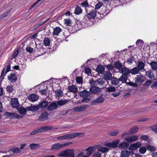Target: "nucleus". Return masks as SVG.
<instances>
[{
	"label": "nucleus",
	"mask_w": 157,
	"mask_h": 157,
	"mask_svg": "<svg viewBox=\"0 0 157 157\" xmlns=\"http://www.w3.org/2000/svg\"><path fill=\"white\" fill-rule=\"evenodd\" d=\"M85 134L83 133H73L59 136L57 139L59 140H71L76 137L83 136Z\"/></svg>",
	"instance_id": "obj_1"
},
{
	"label": "nucleus",
	"mask_w": 157,
	"mask_h": 157,
	"mask_svg": "<svg viewBox=\"0 0 157 157\" xmlns=\"http://www.w3.org/2000/svg\"><path fill=\"white\" fill-rule=\"evenodd\" d=\"M73 149H66L58 154V156L60 157H74Z\"/></svg>",
	"instance_id": "obj_2"
},
{
	"label": "nucleus",
	"mask_w": 157,
	"mask_h": 157,
	"mask_svg": "<svg viewBox=\"0 0 157 157\" xmlns=\"http://www.w3.org/2000/svg\"><path fill=\"white\" fill-rule=\"evenodd\" d=\"M146 78L145 76L141 75H138L135 78V82L136 83L137 85H140L144 81V80Z\"/></svg>",
	"instance_id": "obj_3"
},
{
	"label": "nucleus",
	"mask_w": 157,
	"mask_h": 157,
	"mask_svg": "<svg viewBox=\"0 0 157 157\" xmlns=\"http://www.w3.org/2000/svg\"><path fill=\"white\" fill-rule=\"evenodd\" d=\"M102 94H101L99 97L96 99L93 100L91 102V105L94 106L97 104H99L103 102L104 101V98L102 97Z\"/></svg>",
	"instance_id": "obj_4"
},
{
	"label": "nucleus",
	"mask_w": 157,
	"mask_h": 157,
	"mask_svg": "<svg viewBox=\"0 0 157 157\" xmlns=\"http://www.w3.org/2000/svg\"><path fill=\"white\" fill-rule=\"evenodd\" d=\"M49 114L47 111L43 112L39 117L38 120L40 121H43L47 120L48 119Z\"/></svg>",
	"instance_id": "obj_5"
},
{
	"label": "nucleus",
	"mask_w": 157,
	"mask_h": 157,
	"mask_svg": "<svg viewBox=\"0 0 157 157\" xmlns=\"http://www.w3.org/2000/svg\"><path fill=\"white\" fill-rule=\"evenodd\" d=\"M10 105L13 108H17L19 106V101L17 98H13L10 100Z\"/></svg>",
	"instance_id": "obj_6"
},
{
	"label": "nucleus",
	"mask_w": 157,
	"mask_h": 157,
	"mask_svg": "<svg viewBox=\"0 0 157 157\" xmlns=\"http://www.w3.org/2000/svg\"><path fill=\"white\" fill-rule=\"evenodd\" d=\"M89 106L88 105H83L79 106H77L74 109V110L76 112H82L84 111L87 109Z\"/></svg>",
	"instance_id": "obj_7"
},
{
	"label": "nucleus",
	"mask_w": 157,
	"mask_h": 157,
	"mask_svg": "<svg viewBox=\"0 0 157 157\" xmlns=\"http://www.w3.org/2000/svg\"><path fill=\"white\" fill-rule=\"evenodd\" d=\"M5 70L6 67L3 68V70H2L1 72V75L0 76V78L1 79V82L3 79L4 78V77L6 75V73H7L8 72L10 71V63H9L8 64L7 69L4 75Z\"/></svg>",
	"instance_id": "obj_8"
},
{
	"label": "nucleus",
	"mask_w": 157,
	"mask_h": 157,
	"mask_svg": "<svg viewBox=\"0 0 157 157\" xmlns=\"http://www.w3.org/2000/svg\"><path fill=\"white\" fill-rule=\"evenodd\" d=\"M62 148L61 144L60 143H57L52 145L51 150L56 151Z\"/></svg>",
	"instance_id": "obj_9"
},
{
	"label": "nucleus",
	"mask_w": 157,
	"mask_h": 157,
	"mask_svg": "<svg viewBox=\"0 0 157 157\" xmlns=\"http://www.w3.org/2000/svg\"><path fill=\"white\" fill-rule=\"evenodd\" d=\"M104 78L106 81L111 80L112 78V74L109 71H105L103 74Z\"/></svg>",
	"instance_id": "obj_10"
},
{
	"label": "nucleus",
	"mask_w": 157,
	"mask_h": 157,
	"mask_svg": "<svg viewBox=\"0 0 157 157\" xmlns=\"http://www.w3.org/2000/svg\"><path fill=\"white\" fill-rule=\"evenodd\" d=\"M39 109L40 107L39 105V104L36 105H31L30 106H28L26 108V109H28V111L32 112L39 110Z\"/></svg>",
	"instance_id": "obj_11"
},
{
	"label": "nucleus",
	"mask_w": 157,
	"mask_h": 157,
	"mask_svg": "<svg viewBox=\"0 0 157 157\" xmlns=\"http://www.w3.org/2000/svg\"><path fill=\"white\" fill-rule=\"evenodd\" d=\"M58 107V105L56 102H51L47 108L48 111L53 110L56 109Z\"/></svg>",
	"instance_id": "obj_12"
},
{
	"label": "nucleus",
	"mask_w": 157,
	"mask_h": 157,
	"mask_svg": "<svg viewBox=\"0 0 157 157\" xmlns=\"http://www.w3.org/2000/svg\"><path fill=\"white\" fill-rule=\"evenodd\" d=\"M79 94L80 96L83 98H87L90 95L89 91H87L86 90L80 91Z\"/></svg>",
	"instance_id": "obj_13"
},
{
	"label": "nucleus",
	"mask_w": 157,
	"mask_h": 157,
	"mask_svg": "<svg viewBox=\"0 0 157 157\" xmlns=\"http://www.w3.org/2000/svg\"><path fill=\"white\" fill-rule=\"evenodd\" d=\"M28 98L31 101L33 102L37 101L39 98V97L35 94H31L28 96Z\"/></svg>",
	"instance_id": "obj_14"
},
{
	"label": "nucleus",
	"mask_w": 157,
	"mask_h": 157,
	"mask_svg": "<svg viewBox=\"0 0 157 157\" xmlns=\"http://www.w3.org/2000/svg\"><path fill=\"white\" fill-rule=\"evenodd\" d=\"M141 144L137 142L136 143L131 145L128 149L129 150H136L137 148L141 146Z\"/></svg>",
	"instance_id": "obj_15"
},
{
	"label": "nucleus",
	"mask_w": 157,
	"mask_h": 157,
	"mask_svg": "<svg viewBox=\"0 0 157 157\" xmlns=\"http://www.w3.org/2000/svg\"><path fill=\"white\" fill-rule=\"evenodd\" d=\"M105 68L104 67L101 65H98L96 69V71L99 74L103 73L105 72Z\"/></svg>",
	"instance_id": "obj_16"
},
{
	"label": "nucleus",
	"mask_w": 157,
	"mask_h": 157,
	"mask_svg": "<svg viewBox=\"0 0 157 157\" xmlns=\"http://www.w3.org/2000/svg\"><path fill=\"white\" fill-rule=\"evenodd\" d=\"M99 90V88L98 87L93 86L90 88L89 92L90 94L91 93L95 94L98 92Z\"/></svg>",
	"instance_id": "obj_17"
},
{
	"label": "nucleus",
	"mask_w": 157,
	"mask_h": 157,
	"mask_svg": "<svg viewBox=\"0 0 157 157\" xmlns=\"http://www.w3.org/2000/svg\"><path fill=\"white\" fill-rule=\"evenodd\" d=\"M19 113L21 115H25L26 113L27 110L23 106L19 107V106L16 109Z\"/></svg>",
	"instance_id": "obj_18"
},
{
	"label": "nucleus",
	"mask_w": 157,
	"mask_h": 157,
	"mask_svg": "<svg viewBox=\"0 0 157 157\" xmlns=\"http://www.w3.org/2000/svg\"><path fill=\"white\" fill-rule=\"evenodd\" d=\"M146 75L148 76L151 79H154L155 78L154 75L152 70H150L146 72Z\"/></svg>",
	"instance_id": "obj_19"
},
{
	"label": "nucleus",
	"mask_w": 157,
	"mask_h": 157,
	"mask_svg": "<svg viewBox=\"0 0 157 157\" xmlns=\"http://www.w3.org/2000/svg\"><path fill=\"white\" fill-rule=\"evenodd\" d=\"M48 102L45 100H44L40 102H39V105L40 108L44 109L47 107L48 105Z\"/></svg>",
	"instance_id": "obj_20"
},
{
	"label": "nucleus",
	"mask_w": 157,
	"mask_h": 157,
	"mask_svg": "<svg viewBox=\"0 0 157 157\" xmlns=\"http://www.w3.org/2000/svg\"><path fill=\"white\" fill-rule=\"evenodd\" d=\"M23 117V116L18 115L16 113H10V119L13 118V119H19L22 118Z\"/></svg>",
	"instance_id": "obj_21"
},
{
	"label": "nucleus",
	"mask_w": 157,
	"mask_h": 157,
	"mask_svg": "<svg viewBox=\"0 0 157 157\" xmlns=\"http://www.w3.org/2000/svg\"><path fill=\"white\" fill-rule=\"evenodd\" d=\"M130 155V151H129L127 150H124L121 151L120 157H129Z\"/></svg>",
	"instance_id": "obj_22"
},
{
	"label": "nucleus",
	"mask_w": 157,
	"mask_h": 157,
	"mask_svg": "<svg viewBox=\"0 0 157 157\" xmlns=\"http://www.w3.org/2000/svg\"><path fill=\"white\" fill-rule=\"evenodd\" d=\"M94 146H90L87 149H85V151H87L86 154L88 156L90 155L93 152L94 150Z\"/></svg>",
	"instance_id": "obj_23"
},
{
	"label": "nucleus",
	"mask_w": 157,
	"mask_h": 157,
	"mask_svg": "<svg viewBox=\"0 0 157 157\" xmlns=\"http://www.w3.org/2000/svg\"><path fill=\"white\" fill-rule=\"evenodd\" d=\"M86 15L89 19H94L96 16V11L93 10L88 14L86 15Z\"/></svg>",
	"instance_id": "obj_24"
},
{
	"label": "nucleus",
	"mask_w": 157,
	"mask_h": 157,
	"mask_svg": "<svg viewBox=\"0 0 157 157\" xmlns=\"http://www.w3.org/2000/svg\"><path fill=\"white\" fill-rule=\"evenodd\" d=\"M129 146L128 143L123 142L120 143L119 145V147L121 148L126 149L128 148Z\"/></svg>",
	"instance_id": "obj_25"
},
{
	"label": "nucleus",
	"mask_w": 157,
	"mask_h": 157,
	"mask_svg": "<svg viewBox=\"0 0 157 157\" xmlns=\"http://www.w3.org/2000/svg\"><path fill=\"white\" fill-rule=\"evenodd\" d=\"M41 146L38 144L32 143L29 145V147L32 150H34L37 148H39Z\"/></svg>",
	"instance_id": "obj_26"
},
{
	"label": "nucleus",
	"mask_w": 157,
	"mask_h": 157,
	"mask_svg": "<svg viewBox=\"0 0 157 157\" xmlns=\"http://www.w3.org/2000/svg\"><path fill=\"white\" fill-rule=\"evenodd\" d=\"M123 75H127L130 73V70L129 69L126 67L122 68L121 70Z\"/></svg>",
	"instance_id": "obj_27"
},
{
	"label": "nucleus",
	"mask_w": 157,
	"mask_h": 157,
	"mask_svg": "<svg viewBox=\"0 0 157 157\" xmlns=\"http://www.w3.org/2000/svg\"><path fill=\"white\" fill-rule=\"evenodd\" d=\"M138 139V137L136 135L131 136L128 138H125V140L129 142L136 140Z\"/></svg>",
	"instance_id": "obj_28"
},
{
	"label": "nucleus",
	"mask_w": 157,
	"mask_h": 157,
	"mask_svg": "<svg viewBox=\"0 0 157 157\" xmlns=\"http://www.w3.org/2000/svg\"><path fill=\"white\" fill-rule=\"evenodd\" d=\"M120 140H117L113 141L111 143H110L111 148H115L118 147V144Z\"/></svg>",
	"instance_id": "obj_29"
},
{
	"label": "nucleus",
	"mask_w": 157,
	"mask_h": 157,
	"mask_svg": "<svg viewBox=\"0 0 157 157\" xmlns=\"http://www.w3.org/2000/svg\"><path fill=\"white\" fill-rule=\"evenodd\" d=\"M111 83L114 85L117 86L119 84L120 82L119 78H117L116 77L112 78L111 79Z\"/></svg>",
	"instance_id": "obj_30"
},
{
	"label": "nucleus",
	"mask_w": 157,
	"mask_h": 157,
	"mask_svg": "<svg viewBox=\"0 0 157 157\" xmlns=\"http://www.w3.org/2000/svg\"><path fill=\"white\" fill-rule=\"evenodd\" d=\"M114 67L116 68L120 69L122 68L123 66L122 63L119 61L118 60L114 62Z\"/></svg>",
	"instance_id": "obj_31"
},
{
	"label": "nucleus",
	"mask_w": 157,
	"mask_h": 157,
	"mask_svg": "<svg viewBox=\"0 0 157 157\" xmlns=\"http://www.w3.org/2000/svg\"><path fill=\"white\" fill-rule=\"evenodd\" d=\"M68 89L71 92L76 93L78 92V89L77 86L75 85H72L68 86Z\"/></svg>",
	"instance_id": "obj_32"
},
{
	"label": "nucleus",
	"mask_w": 157,
	"mask_h": 157,
	"mask_svg": "<svg viewBox=\"0 0 157 157\" xmlns=\"http://www.w3.org/2000/svg\"><path fill=\"white\" fill-rule=\"evenodd\" d=\"M149 64L152 69L154 71L157 70V61H151Z\"/></svg>",
	"instance_id": "obj_33"
},
{
	"label": "nucleus",
	"mask_w": 157,
	"mask_h": 157,
	"mask_svg": "<svg viewBox=\"0 0 157 157\" xmlns=\"http://www.w3.org/2000/svg\"><path fill=\"white\" fill-rule=\"evenodd\" d=\"M98 147L97 150L98 151H100L101 152L106 153L108 152L109 150V149L108 148L105 147L100 146H98Z\"/></svg>",
	"instance_id": "obj_34"
},
{
	"label": "nucleus",
	"mask_w": 157,
	"mask_h": 157,
	"mask_svg": "<svg viewBox=\"0 0 157 157\" xmlns=\"http://www.w3.org/2000/svg\"><path fill=\"white\" fill-rule=\"evenodd\" d=\"M62 31V29L59 27H56L54 29L53 35H57Z\"/></svg>",
	"instance_id": "obj_35"
},
{
	"label": "nucleus",
	"mask_w": 157,
	"mask_h": 157,
	"mask_svg": "<svg viewBox=\"0 0 157 157\" xmlns=\"http://www.w3.org/2000/svg\"><path fill=\"white\" fill-rule=\"evenodd\" d=\"M140 71L138 67H136L130 70V73H131L132 75H136Z\"/></svg>",
	"instance_id": "obj_36"
},
{
	"label": "nucleus",
	"mask_w": 157,
	"mask_h": 157,
	"mask_svg": "<svg viewBox=\"0 0 157 157\" xmlns=\"http://www.w3.org/2000/svg\"><path fill=\"white\" fill-rule=\"evenodd\" d=\"M82 10L80 6H77L75 7L74 13L76 15H78L82 13Z\"/></svg>",
	"instance_id": "obj_37"
},
{
	"label": "nucleus",
	"mask_w": 157,
	"mask_h": 157,
	"mask_svg": "<svg viewBox=\"0 0 157 157\" xmlns=\"http://www.w3.org/2000/svg\"><path fill=\"white\" fill-rule=\"evenodd\" d=\"M145 66V64L142 61H138V62L137 67H138L140 70L144 69V70H145L144 69V67Z\"/></svg>",
	"instance_id": "obj_38"
},
{
	"label": "nucleus",
	"mask_w": 157,
	"mask_h": 157,
	"mask_svg": "<svg viewBox=\"0 0 157 157\" xmlns=\"http://www.w3.org/2000/svg\"><path fill=\"white\" fill-rule=\"evenodd\" d=\"M116 88L115 87L111 86L106 88L105 91L108 92H116Z\"/></svg>",
	"instance_id": "obj_39"
},
{
	"label": "nucleus",
	"mask_w": 157,
	"mask_h": 157,
	"mask_svg": "<svg viewBox=\"0 0 157 157\" xmlns=\"http://www.w3.org/2000/svg\"><path fill=\"white\" fill-rule=\"evenodd\" d=\"M128 76L127 75H121L120 77L119 78V81H121L122 83L127 82L126 81L128 79Z\"/></svg>",
	"instance_id": "obj_40"
},
{
	"label": "nucleus",
	"mask_w": 157,
	"mask_h": 157,
	"mask_svg": "<svg viewBox=\"0 0 157 157\" xmlns=\"http://www.w3.org/2000/svg\"><path fill=\"white\" fill-rule=\"evenodd\" d=\"M138 130V128L136 126H135L131 128L129 131L130 134H133L136 133Z\"/></svg>",
	"instance_id": "obj_41"
},
{
	"label": "nucleus",
	"mask_w": 157,
	"mask_h": 157,
	"mask_svg": "<svg viewBox=\"0 0 157 157\" xmlns=\"http://www.w3.org/2000/svg\"><path fill=\"white\" fill-rule=\"evenodd\" d=\"M69 100H60L57 101V105H58L60 106L63 105L67 103Z\"/></svg>",
	"instance_id": "obj_42"
},
{
	"label": "nucleus",
	"mask_w": 157,
	"mask_h": 157,
	"mask_svg": "<svg viewBox=\"0 0 157 157\" xmlns=\"http://www.w3.org/2000/svg\"><path fill=\"white\" fill-rule=\"evenodd\" d=\"M50 42V40L47 37H45L43 40L44 44L45 46H48Z\"/></svg>",
	"instance_id": "obj_43"
},
{
	"label": "nucleus",
	"mask_w": 157,
	"mask_h": 157,
	"mask_svg": "<svg viewBox=\"0 0 157 157\" xmlns=\"http://www.w3.org/2000/svg\"><path fill=\"white\" fill-rule=\"evenodd\" d=\"M62 91L60 89H57L55 91V94L56 95V96L59 98L62 96Z\"/></svg>",
	"instance_id": "obj_44"
},
{
	"label": "nucleus",
	"mask_w": 157,
	"mask_h": 157,
	"mask_svg": "<svg viewBox=\"0 0 157 157\" xmlns=\"http://www.w3.org/2000/svg\"><path fill=\"white\" fill-rule=\"evenodd\" d=\"M38 129L39 131V132L40 133L45 132L48 131L47 126L41 127L38 128Z\"/></svg>",
	"instance_id": "obj_45"
},
{
	"label": "nucleus",
	"mask_w": 157,
	"mask_h": 157,
	"mask_svg": "<svg viewBox=\"0 0 157 157\" xmlns=\"http://www.w3.org/2000/svg\"><path fill=\"white\" fill-rule=\"evenodd\" d=\"M10 151L14 153H20L21 152L19 148L17 147L12 148L11 149H10Z\"/></svg>",
	"instance_id": "obj_46"
},
{
	"label": "nucleus",
	"mask_w": 157,
	"mask_h": 157,
	"mask_svg": "<svg viewBox=\"0 0 157 157\" xmlns=\"http://www.w3.org/2000/svg\"><path fill=\"white\" fill-rule=\"evenodd\" d=\"M146 148L147 150L151 151H154L156 150V148L154 147L151 146L150 145H148L147 146Z\"/></svg>",
	"instance_id": "obj_47"
},
{
	"label": "nucleus",
	"mask_w": 157,
	"mask_h": 157,
	"mask_svg": "<svg viewBox=\"0 0 157 157\" xmlns=\"http://www.w3.org/2000/svg\"><path fill=\"white\" fill-rule=\"evenodd\" d=\"M101 153L100 152L98 151H95L93 155V157H101Z\"/></svg>",
	"instance_id": "obj_48"
},
{
	"label": "nucleus",
	"mask_w": 157,
	"mask_h": 157,
	"mask_svg": "<svg viewBox=\"0 0 157 157\" xmlns=\"http://www.w3.org/2000/svg\"><path fill=\"white\" fill-rule=\"evenodd\" d=\"M105 80L104 78H100L96 80V81H97L98 84H99L101 85H103L105 82Z\"/></svg>",
	"instance_id": "obj_49"
},
{
	"label": "nucleus",
	"mask_w": 157,
	"mask_h": 157,
	"mask_svg": "<svg viewBox=\"0 0 157 157\" xmlns=\"http://www.w3.org/2000/svg\"><path fill=\"white\" fill-rule=\"evenodd\" d=\"M118 133L119 131L118 130H116L109 132V134L111 136H117L118 134Z\"/></svg>",
	"instance_id": "obj_50"
},
{
	"label": "nucleus",
	"mask_w": 157,
	"mask_h": 157,
	"mask_svg": "<svg viewBox=\"0 0 157 157\" xmlns=\"http://www.w3.org/2000/svg\"><path fill=\"white\" fill-rule=\"evenodd\" d=\"M112 63L111 64H109L107 65H105L104 66L107 68L108 71H112L114 67L112 65Z\"/></svg>",
	"instance_id": "obj_51"
},
{
	"label": "nucleus",
	"mask_w": 157,
	"mask_h": 157,
	"mask_svg": "<svg viewBox=\"0 0 157 157\" xmlns=\"http://www.w3.org/2000/svg\"><path fill=\"white\" fill-rule=\"evenodd\" d=\"M121 92V90H118L117 92H114L112 93L111 94V95L114 97H117L119 96Z\"/></svg>",
	"instance_id": "obj_52"
},
{
	"label": "nucleus",
	"mask_w": 157,
	"mask_h": 157,
	"mask_svg": "<svg viewBox=\"0 0 157 157\" xmlns=\"http://www.w3.org/2000/svg\"><path fill=\"white\" fill-rule=\"evenodd\" d=\"M17 80L16 75L14 74H12L10 75V81L11 82H15Z\"/></svg>",
	"instance_id": "obj_53"
},
{
	"label": "nucleus",
	"mask_w": 157,
	"mask_h": 157,
	"mask_svg": "<svg viewBox=\"0 0 157 157\" xmlns=\"http://www.w3.org/2000/svg\"><path fill=\"white\" fill-rule=\"evenodd\" d=\"M126 85L131 86H134L135 87H137L138 86V85L136 83H133L132 82H126Z\"/></svg>",
	"instance_id": "obj_54"
},
{
	"label": "nucleus",
	"mask_w": 157,
	"mask_h": 157,
	"mask_svg": "<svg viewBox=\"0 0 157 157\" xmlns=\"http://www.w3.org/2000/svg\"><path fill=\"white\" fill-rule=\"evenodd\" d=\"M146 151V149L145 147H142L140 148L139 151V152L142 154H144Z\"/></svg>",
	"instance_id": "obj_55"
},
{
	"label": "nucleus",
	"mask_w": 157,
	"mask_h": 157,
	"mask_svg": "<svg viewBox=\"0 0 157 157\" xmlns=\"http://www.w3.org/2000/svg\"><path fill=\"white\" fill-rule=\"evenodd\" d=\"M76 81L77 83H82V78L81 77H76Z\"/></svg>",
	"instance_id": "obj_56"
},
{
	"label": "nucleus",
	"mask_w": 157,
	"mask_h": 157,
	"mask_svg": "<svg viewBox=\"0 0 157 157\" xmlns=\"http://www.w3.org/2000/svg\"><path fill=\"white\" fill-rule=\"evenodd\" d=\"M81 6L82 7H89V6L88 5V3L87 1H85L84 2H82L81 3Z\"/></svg>",
	"instance_id": "obj_57"
},
{
	"label": "nucleus",
	"mask_w": 157,
	"mask_h": 157,
	"mask_svg": "<svg viewBox=\"0 0 157 157\" xmlns=\"http://www.w3.org/2000/svg\"><path fill=\"white\" fill-rule=\"evenodd\" d=\"M140 139L142 140L147 141L149 139V137L146 135H142L141 136Z\"/></svg>",
	"instance_id": "obj_58"
},
{
	"label": "nucleus",
	"mask_w": 157,
	"mask_h": 157,
	"mask_svg": "<svg viewBox=\"0 0 157 157\" xmlns=\"http://www.w3.org/2000/svg\"><path fill=\"white\" fill-rule=\"evenodd\" d=\"M71 21L70 19H66L64 20V23L68 26L70 25Z\"/></svg>",
	"instance_id": "obj_59"
},
{
	"label": "nucleus",
	"mask_w": 157,
	"mask_h": 157,
	"mask_svg": "<svg viewBox=\"0 0 157 157\" xmlns=\"http://www.w3.org/2000/svg\"><path fill=\"white\" fill-rule=\"evenodd\" d=\"M103 5V3L101 2H99L97 3L95 6V9H99Z\"/></svg>",
	"instance_id": "obj_60"
},
{
	"label": "nucleus",
	"mask_w": 157,
	"mask_h": 157,
	"mask_svg": "<svg viewBox=\"0 0 157 157\" xmlns=\"http://www.w3.org/2000/svg\"><path fill=\"white\" fill-rule=\"evenodd\" d=\"M90 101V98H83V99H82L81 101H80V103H81V102L82 103H84V102H88Z\"/></svg>",
	"instance_id": "obj_61"
},
{
	"label": "nucleus",
	"mask_w": 157,
	"mask_h": 157,
	"mask_svg": "<svg viewBox=\"0 0 157 157\" xmlns=\"http://www.w3.org/2000/svg\"><path fill=\"white\" fill-rule=\"evenodd\" d=\"M72 144V142H67L63 144H61L62 148H64L69 144Z\"/></svg>",
	"instance_id": "obj_62"
},
{
	"label": "nucleus",
	"mask_w": 157,
	"mask_h": 157,
	"mask_svg": "<svg viewBox=\"0 0 157 157\" xmlns=\"http://www.w3.org/2000/svg\"><path fill=\"white\" fill-rule=\"evenodd\" d=\"M85 70L86 73L87 74H89L91 73V69L88 68V67H85Z\"/></svg>",
	"instance_id": "obj_63"
},
{
	"label": "nucleus",
	"mask_w": 157,
	"mask_h": 157,
	"mask_svg": "<svg viewBox=\"0 0 157 157\" xmlns=\"http://www.w3.org/2000/svg\"><path fill=\"white\" fill-rule=\"evenodd\" d=\"M152 130L157 133V124L152 126L151 127Z\"/></svg>",
	"instance_id": "obj_64"
}]
</instances>
